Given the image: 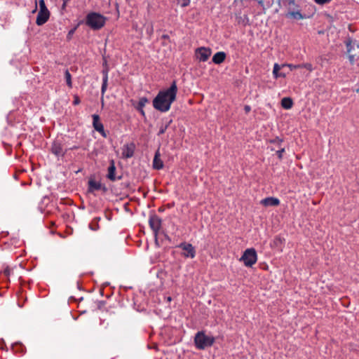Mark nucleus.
I'll use <instances>...</instances> for the list:
<instances>
[{
    "mask_svg": "<svg viewBox=\"0 0 359 359\" xmlns=\"http://www.w3.org/2000/svg\"><path fill=\"white\" fill-rule=\"evenodd\" d=\"M161 219L157 216L156 215H151L149 219V224L154 231L155 236H157V233L159 232L161 228Z\"/></svg>",
    "mask_w": 359,
    "mask_h": 359,
    "instance_id": "obj_7",
    "label": "nucleus"
},
{
    "mask_svg": "<svg viewBox=\"0 0 359 359\" xmlns=\"http://www.w3.org/2000/svg\"><path fill=\"white\" fill-rule=\"evenodd\" d=\"M284 151H285L284 149H281L277 151L276 154H277V155H278L279 158H282L283 153L284 152Z\"/></svg>",
    "mask_w": 359,
    "mask_h": 359,
    "instance_id": "obj_29",
    "label": "nucleus"
},
{
    "mask_svg": "<svg viewBox=\"0 0 359 359\" xmlns=\"http://www.w3.org/2000/svg\"><path fill=\"white\" fill-rule=\"evenodd\" d=\"M302 65L301 68H305L309 72H312V70H313L312 65L310 64V63H305V64H303V65Z\"/></svg>",
    "mask_w": 359,
    "mask_h": 359,
    "instance_id": "obj_25",
    "label": "nucleus"
},
{
    "mask_svg": "<svg viewBox=\"0 0 359 359\" xmlns=\"http://www.w3.org/2000/svg\"><path fill=\"white\" fill-rule=\"evenodd\" d=\"M179 248L184 250V252L182 253L184 257L190 258H194L195 257L196 251L191 244L185 243H181L179 245Z\"/></svg>",
    "mask_w": 359,
    "mask_h": 359,
    "instance_id": "obj_9",
    "label": "nucleus"
},
{
    "mask_svg": "<svg viewBox=\"0 0 359 359\" xmlns=\"http://www.w3.org/2000/svg\"><path fill=\"white\" fill-rule=\"evenodd\" d=\"M168 90H177L176 84L173 83Z\"/></svg>",
    "mask_w": 359,
    "mask_h": 359,
    "instance_id": "obj_32",
    "label": "nucleus"
},
{
    "mask_svg": "<svg viewBox=\"0 0 359 359\" xmlns=\"http://www.w3.org/2000/svg\"><path fill=\"white\" fill-rule=\"evenodd\" d=\"M281 105L285 109H290L293 105L292 100L290 97H284L281 100Z\"/></svg>",
    "mask_w": 359,
    "mask_h": 359,
    "instance_id": "obj_18",
    "label": "nucleus"
},
{
    "mask_svg": "<svg viewBox=\"0 0 359 359\" xmlns=\"http://www.w3.org/2000/svg\"><path fill=\"white\" fill-rule=\"evenodd\" d=\"M176 98V91H159L153 100L154 107L162 112L168 111Z\"/></svg>",
    "mask_w": 359,
    "mask_h": 359,
    "instance_id": "obj_1",
    "label": "nucleus"
},
{
    "mask_svg": "<svg viewBox=\"0 0 359 359\" xmlns=\"http://www.w3.org/2000/svg\"><path fill=\"white\" fill-rule=\"evenodd\" d=\"M51 151L56 156L63 155L64 151L62 146V141L60 140H55L53 144Z\"/></svg>",
    "mask_w": 359,
    "mask_h": 359,
    "instance_id": "obj_12",
    "label": "nucleus"
},
{
    "mask_svg": "<svg viewBox=\"0 0 359 359\" xmlns=\"http://www.w3.org/2000/svg\"><path fill=\"white\" fill-rule=\"evenodd\" d=\"M190 4V0H182V6L186 7Z\"/></svg>",
    "mask_w": 359,
    "mask_h": 359,
    "instance_id": "obj_28",
    "label": "nucleus"
},
{
    "mask_svg": "<svg viewBox=\"0 0 359 359\" xmlns=\"http://www.w3.org/2000/svg\"><path fill=\"white\" fill-rule=\"evenodd\" d=\"M286 15H287V17H290V18H292L298 19V20L303 18L302 13L299 11L289 12Z\"/></svg>",
    "mask_w": 359,
    "mask_h": 359,
    "instance_id": "obj_21",
    "label": "nucleus"
},
{
    "mask_svg": "<svg viewBox=\"0 0 359 359\" xmlns=\"http://www.w3.org/2000/svg\"><path fill=\"white\" fill-rule=\"evenodd\" d=\"M106 18L100 13H90L86 17V25L93 29H100L105 24Z\"/></svg>",
    "mask_w": 359,
    "mask_h": 359,
    "instance_id": "obj_3",
    "label": "nucleus"
},
{
    "mask_svg": "<svg viewBox=\"0 0 359 359\" xmlns=\"http://www.w3.org/2000/svg\"><path fill=\"white\" fill-rule=\"evenodd\" d=\"M241 260L243 261L246 266H252L257 260L255 250L253 248L247 249L241 257Z\"/></svg>",
    "mask_w": 359,
    "mask_h": 359,
    "instance_id": "obj_4",
    "label": "nucleus"
},
{
    "mask_svg": "<svg viewBox=\"0 0 359 359\" xmlns=\"http://www.w3.org/2000/svg\"><path fill=\"white\" fill-rule=\"evenodd\" d=\"M164 133V130H161L160 131V133Z\"/></svg>",
    "mask_w": 359,
    "mask_h": 359,
    "instance_id": "obj_42",
    "label": "nucleus"
},
{
    "mask_svg": "<svg viewBox=\"0 0 359 359\" xmlns=\"http://www.w3.org/2000/svg\"><path fill=\"white\" fill-rule=\"evenodd\" d=\"M153 167L154 169L160 170L163 168V163L161 159V154L159 149H158L154 155V158L153 160Z\"/></svg>",
    "mask_w": 359,
    "mask_h": 359,
    "instance_id": "obj_13",
    "label": "nucleus"
},
{
    "mask_svg": "<svg viewBox=\"0 0 359 359\" xmlns=\"http://www.w3.org/2000/svg\"><path fill=\"white\" fill-rule=\"evenodd\" d=\"M211 54L212 50L210 48L200 47L195 50L196 58L200 62H206Z\"/></svg>",
    "mask_w": 359,
    "mask_h": 359,
    "instance_id": "obj_5",
    "label": "nucleus"
},
{
    "mask_svg": "<svg viewBox=\"0 0 359 359\" xmlns=\"http://www.w3.org/2000/svg\"><path fill=\"white\" fill-rule=\"evenodd\" d=\"M135 149V145L133 142L124 145L122 148L123 157L126 158H131L134 154Z\"/></svg>",
    "mask_w": 359,
    "mask_h": 359,
    "instance_id": "obj_10",
    "label": "nucleus"
},
{
    "mask_svg": "<svg viewBox=\"0 0 359 359\" xmlns=\"http://www.w3.org/2000/svg\"><path fill=\"white\" fill-rule=\"evenodd\" d=\"M13 273V270L6 266L3 271V275L6 277V278L9 280V276Z\"/></svg>",
    "mask_w": 359,
    "mask_h": 359,
    "instance_id": "obj_23",
    "label": "nucleus"
},
{
    "mask_svg": "<svg viewBox=\"0 0 359 359\" xmlns=\"http://www.w3.org/2000/svg\"><path fill=\"white\" fill-rule=\"evenodd\" d=\"M38 209L39 210V211H40L41 213H43V207H42V204H41V203H40V204L39 205Z\"/></svg>",
    "mask_w": 359,
    "mask_h": 359,
    "instance_id": "obj_34",
    "label": "nucleus"
},
{
    "mask_svg": "<svg viewBox=\"0 0 359 359\" xmlns=\"http://www.w3.org/2000/svg\"><path fill=\"white\" fill-rule=\"evenodd\" d=\"M80 102V100L77 96L74 97V104H78Z\"/></svg>",
    "mask_w": 359,
    "mask_h": 359,
    "instance_id": "obj_31",
    "label": "nucleus"
},
{
    "mask_svg": "<svg viewBox=\"0 0 359 359\" xmlns=\"http://www.w3.org/2000/svg\"><path fill=\"white\" fill-rule=\"evenodd\" d=\"M280 241H281V240H280V238H276L275 239V241H274V242H275V243H278V242H280Z\"/></svg>",
    "mask_w": 359,
    "mask_h": 359,
    "instance_id": "obj_36",
    "label": "nucleus"
},
{
    "mask_svg": "<svg viewBox=\"0 0 359 359\" xmlns=\"http://www.w3.org/2000/svg\"><path fill=\"white\" fill-rule=\"evenodd\" d=\"M290 73V69L287 68L286 64L278 65L275 63L273 65V74L275 78L285 77Z\"/></svg>",
    "mask_w": 359,
    "mask_h": 359,
    "instance_id": "obj_6",
    "label": "nucleus"
},
{
    "mask_svg": "<svg viewBox=\"0 0 359 359\" xmlns=\"http://www.w3.org/2000/svg\"><path fill=\"white\" fill-rule=\"evenodd\" d=\"M314 1L318 4L323 5V4H327V3L330 2L331 0H314Z\"/></svg>",
    "mask_w": 359,
    "mask_h": 359,
    "instance_id": "obj_26",
    "label": "nucleus"
},
{
    "mask_svg": "<svg viewBox=\"0 0 359 359\" xmlns=\"http://www.w3.org/2000/svg\"><path fill=\"white\" fill-rule=\"evenodd\" d=\"M260 203L264 206H277L280 204V201L277 198L268 197L261 201Z\"/></svg>",
    "mask_w": 359,
    "mask_h": 359,
    "instance_id": "obj_14",
    "label": "nucleus"
},
{
    "mask_svg": "<svg viewBox=\"0 0 359 359\" xmlns=\"http://www.w3.org/2000/svg\"><path fill=\"white\" fill-rule=\"evenodd\" d=\"M226 58V53L224 52H217L212 57V62L215 64L219 65L222 63Z\"/></svg>",
    "mask_w": 359,
    "mask_h": 359,
    "instance_id": "obj_15",
    "label": "nucleus"
},
{
    "mask_svg": "<svg viewBox=\"0 0 359 359\" xmlns=\"http://www.w3.org/2000/svg\"><path fill=\"white\" fill-rule=\"evenodd\" d=\"M71 0H62V10L64 11L67 6V4Z\"/></svg>",
    "mask_w": 359,
    "mask_h": 359,
    "instance_id": "obj_27",
    "label": "nucleus"
},
{
    "mask_svg": "<svg viewBox=\"0 0 359 359\" xmlns=\"http://www.w3.org/2000/svg\"><path fill=\"white\" fill-rule=\"evenodd\" d=\"M148 102L147 98H141L138 103V110L141 112L142 115H144V112L143 110V107L145 106L146 103Z\"/></svg>",
    "mask_w": 359,
    "mask_h": 359,
    "instance_id": "obj_20",
    "label": "nucleus"
},
{
    "mask_svg": "<svg viewBox=\"0 0 359 359\" xmlns=\"http://www.w3.org/2000/svg\"><path fill=\"white\" fill-rule=\"evenodd\" d=\"M93 126L95 130L99 132L101 135L104 137H107V134L104 129V126L100 120V116L97 114H93Z\"/></svg>",
    "mask_w": 359,
    "mask_h": 359,
    "instance_id": "obj_8",
    "label": "nucleus"
},
{
    "mask_svg": "<svg viewBox=\"0 0 359 359\" xmlns=\"http://www.w3.org/2000/svg\"><path fill=\"white\" fill-rule=\"evenodd\" d=\"M73 32H74V30H71V31L69 32V35L72 34H73Z\"/></svg>",
    "mask_w": 359,
    "mask_h": 359,
    "instance_id": "obj_39",
    "label": "nucleus"
},
{
    "mask_svg": "<svg viewBox=\"0 0 359 359\" xmlns=\"http://www.w3.org/2000/svg\"><path fill=\"white\" fill-rule=\"evenodd\" d=\"M35 184L38 188H40L42 187V182H41V180L39 179L37 176L33 179V178H31V180H30V182L29 183V184Z\"/></svg>",
    "mask_w": 359,
    "mask_h": 359,
    "instance_id": "obj_22",
    "label": "nucleus"
},
{
    "mask_svg": "<svg viewBox=\"0 0 359 359\" xmlns=\"http://www.w3.org/2000/svg\"><path fill=\"white\" fill-rule=\"evenodd\" d=\"M163 37L164 39H168V35H163Z\"/></svg>",
    "mask_w": 359,
    "mask_h": 359,
    "instance_id": "obj_38",
    "label": "nucleus"
},
{
    "mask_svg": "<svg viewBox=\"0 0 359 359\" xmlns=\"http://www.w3.org/2000/svg\"><path fill=\"white\" fill-rule=\"evenodd\" d=\"M215 342V338L212 336L207 335L204 332H198L194 337V344L198 350H204L211 346Z\"/></svg>",
    "mask_w": 359,
    "mask_h": 359,
    "instance_id": "obj_2",
    "label": "nucleus"
},
{
    "mask_svg": "<svg viewBox=\"0 0 359 359\" xmlns=\"http://www.w3.org/2000/svg\"><path fill=\"white\" fill-rule=\"evenodd\" d=\"M36 9H37V6H35V8H34V10H33L32 13H35V12H36Z\"/></svg>",
    "mask_w": 359,
    "mask_h": 359,
    "instance_id": "obj_37",
    "label": "nucleus"
},
{
    "mask_svg": "<svg viewBox=\"0 0 359 359\" xmlns=\"http://www.w3.org/2000/svg\"><path fill=\"white\" fill-rule=\"evenodd\" d=\"M88 191L90 192H93L94 191L100 190L102 188V184L94 180H90L88 182Z\"/></svg>",
    "mask_w": 359,
    "mask_h": 359,
    "instance_id": "obj_17",
    "label": "nucleus"
},
{
    "mask_svg": "<svg viewBox=\"0 0 359 359\" xmlns=\"http://www.w3.org/2000/svg\"><path fill=\"white\" fill-rule=\"evenodd\" d=\"M259 4H263V1L261 0V1H259Z\"/></svg>",
    "mask_w": 359,
    "mask_h": 359,
    "instance_id": "obj_41",
    "label": "nucleus"
},
{
    "mask_svg": "<svg viewBox=\"0 0 359 359\" xmlns=\"http://www.w3.org/2000/svg\"><path fill=\"white\" fill-rule=\"evenodd\" d=\"M49 15H50V13H49V11H48V9L46 8V20L48 19Z\"/></svg>",
    "mask_w": 359,
    "mask_h": 359,
    "instance_id": "obj_35",
    "label": "nucleus"
},
{
    "mask_svg": "<svg viewBox=\"0 0 359 359\" xmlns=\"http://www.w3.org/2000/svg\"><path fill=\"white\" fill-rule=\"evenodd\" d=\"M244 109H245L246 113H248L250 111L251 109H250V106L246 105V106H245Z\"/></svg>",
    "mask_w": 359,
    "mask_h": 359,
    "instance_id": "obj_33",
    "label": "nucleus"
},
{
    "mask_svg": "<svg viewBox=\"0 0 359 359\" xmlns=\"http://www.w3.org/2000/svg\"><path fill=\"white\" fill-rule=\"evenodd\" d=\"M286 66H287V68L288 69H290V72L293 71L294 69H299V68L302 67V65H291V64H286Z\"/></svg>",
    "mask_w": 359,
    "mask_h": 359,
    "instance_id": "obj_24",
    "label": "nucleus"
},
{
    "mask_svg": "<svg viewBox=\"0 0 359 359\" xmlns=\"http://www.w3.org/2000/svg\"><path fill=\"white\" fill-rule=\"evenodd\" d=\"M115 171H116V167H115V163H114V160H111L110 161V165L109 167L108 168V174H107V177L112 180V181H114L116 180V177H115Z\"/></svg>",
    "mask_w": 359,
    "mask_h": 359,
    "instance_id": "obj_16",
    "label": "nucleus"
},
{
    "mask_svg": "<svg viewBox=\"0 0 359 359\" xmlns=\"http://www.w3.org/2000/svg\"><path fill=\"white\" fill-rule=\"evenodd\" d=\"M40 11L36 18V24L42 25L45 23V0H40Z\"/></svg>",
    "mask_w": 359,
    "mask_h": 359,
    "instance_id": "obj_11",
    "label": "nucleus"
},
{
    "mask_svg": "<svg viewBox=\"0 0 359 359\" xmlns=\"http://www.w3.org/2000/svg\"><path fill=\"white\" fill-rule=\"evenodd\" d=\"M64 78L67 83V87L69 88H72V76L67 69H66L65 72Z\"/></svg>",
    "mask_w": 359,
    "mask_h": 359,
    "instance_id": "obj_19",
    "label": "nucleus"
},
{
    "mask_svg": "<svg viewBox=\"0 0 359 359\" xmlns=\"http://www.w3.org/2000/svg\"><path fill=\"white\" fill-rule=\"evenodd\" d=\"M350 60H351V61H353V56H350Z\"/></svg>",
    "mask_w": 359,
    "mask_h": 359,
    "instance_id": "obj_40",
    "label": "nucleus"
},
{
    "mask_svg": "<svg viewBox=\"0 0 359 359\" xmlns=\"http://www.w3.org/2000/svg\"><path fill=\"white\" fill-rule=\"evenodd\" d=\"M107 88V76L104 78V83L102 84V89L101 90H105Z\"/></svg>",
    "mask_w": 359,
    "mask_h": 359,
    "instance_id": "obj_30",
    "label": "nucleus"
}]
</instances>
